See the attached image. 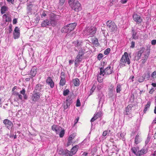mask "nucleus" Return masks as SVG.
Here are the masks:
<instances>
[{"instance_id":"obj_57","label":"nucleus","mask_w":156,"mask_h":156,"mask_svg":"<svg viewBox=\"0 0 156 156\" xmlns=\"http://www.w3.org/2000/svg\"><path fill=\"white\" fill-rule=\"evenodd\" d=\"M150 138L148 136L146 140L145 141V143L146 144H147L149 142L150 140Z\"/></svg>"},{"instance_id":"obj_26","label":"nucleus","mask_w":156,"mask_h":156,"mask_svg":"<svg viewBox=\"0 0 156 156\" xmlns=\"http://www.w3.org/2000/svg\"><path fill=\"white\" fill-rule=\"evenodd\" d=\"M82 43V42H79L78 41H75L74 42V43L75 44V46L77 47H79L80 46L81 47Z\"/></svg>"},{"instance_id":"obj_23","label":"nucleus","mask_w":156,"mask_h":156,"mask_svg":"<svg viewBox=\"0 0 156 156\" xmlns=\"http://www.w3.org/2000/svg\"><path fill=\"white\" fill-rule=\"evenodd\" d=\"M8 7L5 6H2L1 8V13L2 14L4 13L8 10Z\"/></svg>"},{"instance_id":"obj_54","label":"nucleus","mask_w":156,"mask_h":156,"mask_svg":"<svg viewBox=\"0 0 156 156\" xmlns=\"http://www.w3.org/2000/svg\"><path fill=\"white\" fill-rule=\"evenodd\" d=\"M135 42L134 41H132L131 43L130 48H133L135 46Z\"/></svg>"},{"instance_id":"obj_52","label":"nucleus","mask_w":156,"mask_h":156,"mask_svg":"<svg viewBox=\"0 0 156 156\" xmlns=\"http://www.w3.org/2000/svg\"><path fill=\"white\" fill-rule=\"evenodd\" d=\"M131 110L128 109L126 108V113L125 114L126 115L129 114L131 112Z\"/></svg>"},{"instance_id":"obj_28","label":"nucleus","mask_w":156,"mask_h":156,"mask_svg":"<svg viewBox=\"0 0 156 156\" xmlns=\"http://www.w3.org/2000/svg\"><path fill=\"white\" fill-rule=\"evenodd\" d=\"M139 135L137 134L135 137V143L136 144H138L140 142V140L139 139Z\"/></svg>"},{"instance_id":"obj_33","label":"nucleus","mask_w":156,"mask_h":156,"mask_svg":"<svg viewBox=\"0 0 156 156\" xmlns=\"http://www.w3.org/2000/svg\"><path fill=\"white\" fill-rule=\"evenodd\" d=\"M144 76H145V79L146 78L147 80H148L150 78V73L149 72H147L144 75Z\"/></svg>"},{"instance_id":"obj_22","label":"nucleus","mask_w":156,"mask_h":156,"mask_svg":"<svg viewBox=\"0 0 156 156\" xmlns=\"http://www.w3.org/2000/svg\"><path fill=\"white\" fill-rule=\"evenodd\" d=\"M85 50L84 49H81L79 51L78 54L77 56L82 57L84 55Z\"/></svg>"},{"instance_id":"obj_61","label":"nucleus","mask_w":156,"mask_h":156,"mask_svg":"<svg viewBox=\"0 0 156 156\" xmlns=\"http://www.w3.org/2000/svg\"><path fill=\"white\" fill-rule=\"evenodd\" d=\"M151 44L153 45H155L156 44V40H153L151 41Z\"/></svg>"},{"instance_id":"obj_1","label":"nucleus","mask_w":156,"mask_h":156,"mask_svg":"<svg viewBox=\"0 0 156 156\" xmlns=\"http://www.w3.org/2000/svg\"><path fill=\"white\" fill-rule=\"evenodd\" d=\"M150 49L149 47L146 48L142 47L140 48L139 51L137 52V56L138 59L142 58L141 65H143L147 61L149 55Z\"/></svg>"},{"instance_id":"obj_35","label":"nucleus","mask_w":156,"mask_h":156,"mask_svg":"<svg viewBox=\"0 0 156 156\" xmlns=\"http://www.w3.org/2000/svg\"><path fill=\"white\" fill-rule=\"evenodd\" d=\"M76 136V133H73L71 135L69 136V139L72 140L74 139L75 136Z\"/></svg>"},{"instance_id":"obj_16","label":"nucleus","mask_w":156,"mask_h":156,"mask_svg":"<svg viewBox=\"0 0 156 156\" xmlns=\"http://www.w3.org/2000/svg\"><path fill=\"white\" fill-rule=\"evenodd\" d=\"M50 26H52L53 27L55 26L57 24V22L55 19L54 18H51L49 20Z\"/></svg>"},{"instance_id":"obj_63","label":"nucleus","mask_w":156,"mask_h":156,"mask_svg":"<svg viewBox=\"0 0 156 156\" xmlns=\"http://www.w3.org/2000/svg\"><path fill=\"white\" fill-rule=\"evenodd\" d=\"M17 23V20L15 18L13 20V24H16Z\"/></svg>"},{"instance_id":"obj_29","label":"nucleus","mask_w":156,"mask_h":156,"mask_svg":"<svg viewBox=\"0 0 156 156\" xmlns=\"http://www.w3.org/2000/svg\"><path fill=\"white\" fill-rule=\"evenodd\" d=\"M73 155L70 151L67 150L65 151L64 155L66 156H72Z\"/></svg>"},{"instance_id":"obj_32","label":"nucleus","mask_w":156,"mask_h":156,"mask_svg":"<svg viewBox=\"0 0 156 156\" xmlns=\"http://www.w3.org/2000/svg\"><path fill=\"white\" fill-rule=\"evenodd\" d=\"M75 61L77 62L78 63L82 61L81 57L77 55Z\"/></svg>"},{"instance_id":"obj_3","label":"nucleus","mask_w":156,"mask_h":156,"mask_svg":"<svg viewBox=\"0 0 156 156\" xmlns=\"http://www.w3.org/2000/svg\"><path fill=\"white\" fill-rule=\"evenodd\" d=\"M106 24L108 30H109L110 32H113L117 30V26L114 22L110 20H108L107 21Z\"/></svg>"},{"instance_id":"obj_46","label":"nucleus","mask_w":156,"mask_h":156,"mask_svg":"<svg viewBox=\"0 0 156 156\" xmlns=\"http://www.w3.org/2000/svg\"><path fill=\"white\" fill-rule=\"evenodd\" d=\"M101 112H98L95 115H94L96 118L98 119V118L101 116Z\"/></svg>"},{"instance_id":"obj_7","label":"nucleus","mask_w":156,"mask_h":156,"mask_svg":"<svg viewBox=\"0 0 156 156\" xmlns=\"http://www.w3.org/2000/svg\"><path fill=\"white\" fill-rule=\"evenodd\" d=\"M86 32L90 35H93L96 33V28L95 27H87L86 30Z\"/></svg>"},{"instance_id":"obj_40","label":"nucleus","mask_w":156,"mask_h":156,"mask_svg":"<svg viewBox=\"0 0 156 156\" xmlns=\"http://www.w3.org/2000/svg\"><path fill=\"white\" fill-rule=\"evenodd\" d=\"M110 51V48H107L104 51V54L105 55H107L109 54Z\"/></svg>"},{"instance_id":"obj_6","label":"nucleus","mask_w":156,"mask_h":156,"mask_svg":"<svg viewBox=\"0 0 156 156\" xmlns=\"http://www.w3.org/2000/svg\"><path fill=\"white\" fill-rule=\"evenodd\" d=\"M113 72V70L111 69V66H108L105 69L103 68H100V75L103 76L105 75H108L111 74Z\"/></svg>"},{"instance_id":"obj_25","label":"nucleus","mask_w":156,"mask_h":156,"mask_svg":"<svg viewBox=\"0 0 156 156\" xmlns=\"http://www.w3.org/2000/svg\"><path fill=\"white\" fill-rule=\"evenodd\" d=\"M60 132L59 133V137L61 138L65 134V130L62 128L60 129Z\"/></svg>"},{"instance_id":"obj_2","label":"nucleus","mask_w":156,"mask_h":156,"mask_svg":"<svg viewBox=\"0 0 156 156\" xmlns=\"http://www.w3.org/2000/svg\"><path fill=\"white\" fill-rule=\"evenodd\" d=\"M68 3L72 9L75 11L78 12L81 10V5L77 0H69Z\"/></svg>"},{"instance_id":"obj_55","label":"nucleus","mask_w":156,"mask_h":156,"mask_svg":"<svg viewBox=\"0 0 156 156\" xmlns=\"http://www.w3.org/2000/svg\"><path fill=\"white\" fill-rule=\"evenodd\" d=\"M25 92L26 91L25 90V89L23 88L22 89V90L20 91V93L23 95L25 94Z\"/></svg>"},{"instance_id":"obj_45","label":"nucleus","mask_w":156,"mask_h":156,"mask_svg":"<svg viewBox=\"0 0 156 156\" xmlns=\"http://www.w3.org/2000/svg\"><path fill=\"white\" fill-rule=\"evenodd\" d=\"M103 57V55L101 53L99 54L97 57L98 59L100 60Z\"/></svg>"},{"instance_id":"obj_50","label":"nucleus","mask_w":156,"mask_h":156,"mask_svg":"<svg viewBox=\"0 0 156 156\" xmlns=\"http://www.w3.org/2000/svg\"><path fill=\"white\" fill-rule=\"evenodd\" d=\"M81 105L80 101L79 99L77 100L76 103V105L77 107L80 106Z\"/></svg>"},{"instance_id":"obj_36","label":"nucleus","mask_w":156,"mask_h":156,"mask_svg":"<svg viewBox=\"0 0 156 156\" xmlns=\"http://www.w3.org/2000/svg\"><path fill=\"white\" fill-rule=\"evenodd\" d=\"M65 152V151L63 149H61L59 151L58 153L59 154L64 155Z\"/></svg>"},{"instance_id":"obj_43","label":"nucleus","mask_w":156,"mask_h":156,"mask_svg":"<svg viewBox=\"0 0 156 156\" xmlns=\"http://www.w3.org/2000/svg\"><path fill=\"white\" fill-rule=\"evenodd\" d=\"M60 78L61 79H65L66 76L64 72H61Z\"/></svg>"},{"instance_id":"obj_44","label":"nucleus","mask_w":156,"mask_h":156,"mask_svg":"<svg viewBox=\"0 0 156 156\" xmlns=\"http://www.w3.org/2000/svg\"><path fill=\"white\" fill-rule=\"evenodd\" d=\"M51 88H53L54 86V83L53 81L47 83Z\"/></svg>"},{"instance_id":"obj_27","label":"nucleus","mask_w":156,"mask_h":156,"mask_svg":"<svg viewBox=\"0 0 156 156\" xmlns=\"http://www.w3.org/2000/svg\"><path fill=\"white\" fill-rule=\"evenodd\" d=\"M33 6L32 5L30 4L27 6V9L28 13H31V12Z\"/></svg>"},{"instance_id":"obj_14","label":"nucleus","mask_w":156,"mask_h":156,"mask_svg":"<svg viewBox=\"0 0 156 156\" xmlns=\"http://www.w3.org/2000/svg\"><path fill=\"white\" fill-rule=\"evenodd\" d=\"M37 69L36 67H33L30 71L31 78H33L34 77L36 74Z\"/></svg>"},{"instance_id":"obj_49","label":"nucleus","mask_w":156,"mask_h":156,"mask_svg":"<svg viewBox=\"0 0 156 156\" xmlns=\"http://www.w3.org/2000/svg\"><path fill=\"white\" fill-rule=\"evenodd\" d=\"M52 81H53L51 78L50 77H48L47 79L46 80V82L47 83H49V82H51Z\"/></svg>"},{"instance_id":"obj_62","label":"nucleus","mask_w":156,"mask_h":156,"mask_svg":"<svg viewBox=\"0 0 156 156\" xmlns=\"http://www.w3.org/2000/svg\"><path fill=\"white\" fill-rule=\"evenodd\" d=\"M102 87V86L101 84L98 85L97 86V89L98 90H100Z\"/></svg>"},{"instance_id":"obj_8","label":"nucleus","mask_w":156,"mask_h":156,"mask_svg":"<svg viewBox=\"0 0 156 156\" xmlns=\"http://www.w3.org/2000/svg\"><path fill=\"white\" fill-rule=\"evenodd\" d=\"M133 20L138 24H140L142 21L143 20L141 17L136 14H133Z\"/></svg>"},{"instance_id":"obj_59","label":"nucleus","mask_w":156,"mask_h":156,"mask_svg":"<svg viewBox=\"0 0 156 156\" xmlns=\"http://www.w3.org/2000/svg\"><path fill=\"white\" fill-rule=\"evenodd\" d=\"M41 16L42 18L43 17V16L45 17L46 16V14L45 13V12L44 11H43L42 12V13L41 14Z\"/></svg>"},{"instance_id":"obj_13","label":"nucleus","mask_w":156,"mask_h":156,"mask_svg":"<svg viewBox=\"0 0 156 156\" xmlns=\"http://www.w3.org/2000/svg\"><path fill=\"white\" fill-rule=\"evenodd\" d=\"M61 128L62 127L58 126H57L55 125L52 126V130L55 131L57 134L59 133Z\"/></svg>"},{"instance_id":"obj_34","label":"nucleus","mask_w":156,"mask_h":156,"mask_svg":"<svg viewBox=\"0 0 156 156\" xmlns=\"http://www.w3.org/2000/svg\"><path fill=\"white\" fill-rule=\"evenodd\" d=\"M13 35L14 39H17L19 37L20 32H14Z\"/></svg>"},{"instance_id":"obj_48","label":"nucleus","mask_w":156,"mask_h":156,"mask_svg":"<svg viewBox=\"0 0 156 156\" xmlns=\"http://www.w3.org/2000/svg\"><path fill=\"white\" fill-rule=\"evenodd\" d=\"M12 24H10L9 26V33H10L12 32Z\"/></svg>"},{"instance_id":"obj_39","label":"nucleus","mask_w":156,"mask_h":156,"mask_svg":"<svg viewBox=\"0 0 156 156\" xmlns=\"http://www.w3.org/2000/svg\"><path fill=\"white\" fill-rule=\"evenodd\" d=\"M145 76L144 75L142 76H140L138 79V81L140 82H143L145 80Z\"/></svg>"},{"instance_id":"obj_11","label":"nucleus","mask_w":156,"mask_h":156,"mask_svg":"<svg viewBox=\"0 0 156 156\" xmlns=\"http://www.w3.org/2000/svg\"><path fill=\"white\" fill-rule=\"evenodd\" d=\"M32 95V98L33 101L36 102L40 98L41 94L38 93L34 92Z\"/></svg>"},{"instance_id":"obj_37","label":"nucleus","mask_w":156,"mask_h":156,"mask_svg":"<svg viewBox=\"0 0 156 156\" xmlns=\"http://www.w3.org/2000/svg\"><path fill=\"white\" fill-rule=\"evenodd\" d=\"M101 75H100V73L98 76V80L99 82L101 83L103 81V78L101 76Z\"/></svg>"},{"instance_id":"obj_12","label":"nucleus","mask_w":156,"mask_h":156,"mask_svg":"<svg viewBox=\"0 0 156 156\" xmlns=\"http://www.w3.org/2000/svg\"><path fill=\"white\" fill-rule=\"evenodd\" d=\"M77 25V23H69L66 25L69 32L73 30Z\"/></svg>"},{"instance_id":"obj_64","label":"nucleus","mask_w":156,"mask_h":156,"mask_svg":"<svg viewBox=\"0 0 156 156\" xmlns=\"http://www.w3.org/2000/svg\"><path fill=\"white\" fill-rule=\"evenodd\" d=\"M88 153L84 152L82 154V156H87L88 154Z\"/></svg>"},{"instance_id":"obj_17","label":"nucleus","mask_w":156,"mask_h":156,"mask_svg":"<svg viewBox=\"0 0 156 156\" xmlns=\"http://www.w3.org/2000/svg\"><path fill=\"white\" fill-rule=\"evenodd\" d=\"M132 36L131 38L134 40H136L138 39V36L137 35V32L134 29L132 30Z\"/></svg>"},{"instance_id":"obj_24","label":"nucleus","mask_w":156,"mask_h":156,"mask_svg":"<svg viewBox=\"0 0 156 156\" xmlns=\"http://www.w3.org/2000/svg\"><path fill=\"white\" fill-rule=\"evenodd\" d=\"M74 85L76 86H78L80 84V80L78 78H76L73 80Z\"/></svg>"},{"instance_id":"obj_38","label":"nucleus","mask_w":156,"mask_h":156,"mask_svg":"<svg viewBox=\"0 0 156 156\" xmlns=\"http://www.w3.org/2000/svg\"><path fill=\"white\" fill-rule=\"evenodd\" d=\"M69 92V90L67 89L63 91V94L64 96H66L68 94Z\"/></svg>"},{"instance_id":"obj_5","label":"nucleus","mask_w":156,"mask_h":156,"mask_svg":"<svg viewBox=\"0 0 156 156\" xmlns=\"http://www.w3.org/2000/svg\"><path fill=\"white\" fill-rule=\"evenodd\" d=\"M74 97L73 94H69V96L67 98L65 102L64 103L63 107L64 110H65L69 107L71 104L72 103V99Z\"/></svg>"},{"instance_id":"obj_60","label":"nucleus","mask_w":156,"mask_h":156,"mask_svg":"<svg viewBox=\"0 0 156 156\" xmlns=\"http://www.w3.org/2000/svg\"><path fill=\"white\" fill-rule=\"evenodd\" d=\"M151 105V103L150 102H148L147 105H145V106L147 107L148 108H149Z\"/></svg>"},{"instance_id":"obj_42","label":"nucleus","mask_w":156,"mask_h":156,"mask_svg":"<svg viewBox=\"0 0 156 156\" xmlns=\"http://www.w3.org/2000/svg\"><path fill=\"white\" fill-rule=\"evenodd\" d=\"M110 130H107L103 132V135L104 136H105L108 134L110 133Z\"/></svg>"},{"instance_id":"obj_51","label":"nucleus","mask_w":156,"mask_h":156,"mask_svg":"<svg viewBox=\"0 0 156 156\" xmlns=\"http://www.w3.org/2000/svg\"><path fill=\"white\" fill-rule=\"evenodd\" d=\"M66 0H59V5L62 6L64 4Z\"/></svg>"},{"instance_id":"obj_19","label":"nucleus","mask_w":156,"mask_h":156,"mask_svg":"<svg viewBox=\"0 0 156 156\" xmlns=\"http://www.w3.org/2000/svg\"><path fill=\"white\" fill-rule=\"evenodd\" d=\"M91 40L92 43L95 46H97L99 45L98 40L96 38L91 37Z\"/></svg>"},{"instance_id":"obj_30","label":"nucleus","mask_w":156,"mask_h":156,"mask_svg":"<svg viewBox=\"0 0 156 156\" xmlns=\"http://www.w3.org/2000/svg\"><path fill=\"white\" fill-rule=\"evenodd\" d=\"M121 86L120 84H117L116 86V92L117 93H120V91L121 90Z\"/></svg>"},{"instance_id":"obj_18","label":"nucleus","mask_w":156,"mask_h":156,"mask_svg":"<svg viewBox=\"0 0 156 156\" xmlns=\"http://www.w3.org/2000/svg\"><path fill=\"white\" fill-rule=\"evenodd\" d=\"M79 147L78 145H76L72 148L70 152H71L73 155L76 153L79 148Z\"/></svg>"},{"instance_id":"obj_9","label":"nucleus","mask_w":156,"mask_h":156,"mask_svg":"<svg viewBox=\"0 0 156 156\" xmlns=\"http://www.w3.org/2000/svg\"><path fill=\"white\" fill-rule=\"evenodd\" d=\"M3 123L6 128L9 129L12 126L13 124L12 122L8 119L4 120L3 121Z\"/></svg>"},{"instance_id":"obj_21","label":"nucleus","mask_w":156,"mask_h":156,"mask_svg":"<svg viewBox=\"0 0 156 156\" xmlns=\"http://www.w3.org/2000/svg\"><path fill=\"white\" fill-rule=\"evenodd\" d=\"M61 32L62 33H69L66 25L64 26L62 28Z\"/></svg>"},{"instance_id":"obj_4","label":"nucleus","mask_w":156,"mask_h":156,"mask_svg":"<svg viewBox=\"0 0 156 156\" xmlns=\"http://www.w3.org/2000/svg\"><path fill=\"white\" fill-rule=\"evenodd\" d=\"M120 64L123 66H126V62L128 64H129L130 63V59L129 58L128 54L127 52H125L122 55V57L120 60Z\"/></svg>"},{"instance_id":"obj_41","label":"nucleus","mask_w":156,"mask_h":156,"mask_svg":"<svg viewBox=\"0 0 156 156\" xmlns=\"http://www.w3.org/2000/svg\"><path fill=\"white\" fill-rule=\"evenodd\" d=\"M132 152L136 155L137 153V149L136 147H133L132 148Z\"/></svg>"},{"instance_id":"obj_15","label":"nucleus","mask_w":156,"mask_h":156,"mask_svg":"<svg viewBox=\"0 0 156 156\" xmlns=\"http://www.w3.org/2000/svg\"><path fill=\"white\" fill-rule=\"evenodd\" d=\"M147 151V150L146 149L142 148L137 152L136 156H140L143 154L146 153Z\"/></svg>"},{"instance_id":"obj_53","label":"nucleus","mask_w":156,"mask_h":156,"mask_svg":"<svg viewBox=\"0 0 156 156\" xmlns=\"http://www.w3.org/2000/svg\"><path fill=\"white\" fill-rule=\"evenodd\" d=\"M19 28L18 27H15L14 30V32H20Z\"/></svg>"},{"instance_id":"obj_20","label":"nucleus","mask_w":156,"mask_h":156,"mask_svg":"<svg viewBox=\"0 0 156 156\" xmlns=\"http://www.w3.org/2000/svg\"><path fill=\"white\" fill-rule=\"evenodd\" d=\"M49 20H46L43 21L41 23V26L43 27H46L47 26H50Z\"/></svg>"},{"instance_id":"obj_47","label":"nucleus","mask_w":156,"mask_h":156,"mask_svg":"<svg viewBox=\"0 0 156 156\" xmlns=\"http://www.w3.org/2000/svg\"><path fill=\"white\" fill-rule=\"evenodd\" d=\"M73 143V142L72 141V140L70 139H68V141H67V146H68L70 145L71 144Z\"/></svg>"},{"instance_id":"obj_31","label":"nucleus","mask_w":156,"mask_h":156,"mask_svg":"<svg viewBox=\"0 0 156 156\" xmlns=\"http://www.w3.org/2000/svg\"><path fill=\"white\" fill-rule=\"evenodd\" d=\"M66 83V80L65 79H61L60 80V82L59 83V84L60 86H63L64 85H65Z\"/></svg>"},{"instance_id":"obj_56","label":"nucleus","mask_w":156,"mask_h":156,"mask_svg":"<svg viewBox=\"0 0 156 156\" xmlns=\"http://www.w3.org/2000/svg\"><path fill=\"white\" fill-rule=\"evenodd\" d=\"M5 19V21L6 22H10L11 21V19L10 17H7Z\"/></svg>"},{"instance_id":"obj_58","label":"nucleus","mask_w":156,"mask_h":156,"mask_svg":"<svg viewBox=\"0 0 156 156\" xmlns=\"http://www.w3.org/2000/svg\"><path fill=\"white\" fill-rule=\"evenodd\" d=\"M97 119L96 118V117L94 115V117L92 118L90 120V122H92Z\"/></svg>"},{"instance_id":"obj_10","label":"nucleus","mask_w":156,"mask_h":156,"mask_svg":"<svg viewBox=\"0 0 156 156\" xmlns=\"http://www.w3.org/2000/svg\"><path fill=\"white\" fill-rule=\"evenodd\" d=\"M43 86L40 84H37L34 90V92L38 93H39L41 94V92L43 91Z\"/></svg>"}]
</instances>
